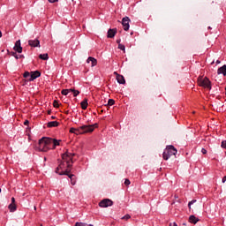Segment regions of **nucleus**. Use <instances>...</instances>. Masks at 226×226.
<instances>
[{
    "label": "nucleus",
    "mask_w": 226,
    "mask_h": 226,
    "mask_svg": "<svg viewBox=\"0 0 226 226\" xmlns=\"http://www.w3.org/2000/svg\"><path fill=\"white\" fill-rule=\"evenodd\" d=\"M37 148L39 151H42L43 153H47L50 148V141L49 138H42L39 140Z\"/></svg>",
    "instance_id": "1"
},
{
    "label": "nucleus",
    "mask_w": 226,
    "mask_h": 226,
    "mask_svg": "<svg viewBox=\"0 0 226 226\" xmlns=\"http://www.w3.org/2000/svg\"><path fill=\"white\" fill-rule=\"evenodd\" d=\"M177 154V149L174 146L170 145L166 147L162 154L163 160H169L170 156H176Z\"/></svg>",
    "instance_id": "2"
},
{
    "label": "nucleus",
    "mask_w": 226,
    "mask_h": 226,
    "mask_svg": "<svg viewBox=\"0 0 226 226\" xmlns=\"http://www.w3.org/2000/svg\"><path fill=\"white\" fill-rule=\"evenodd\" d=\"M75 156V154H72L70 152H65L62 154V160L63 162H65L67 164V169H72V164L73 163V157Z\"/></svg>",
    "instance_id": "3"
},
{
    "label": "nucleus",
    "mask_w": 226,
    "mask_h": 226,
    "mask_svg": "<svg viewBox=\"0 0 226 226\" xmlns=\"http://www.w3.org/2000/svg\"><path fill=\"white\" fill-rule=\"evenodd\" d=\"M94 126H98V124H94L92 125H81L79 127L78 133H91L94 132Z\"/></svg>",
    "instance_id": "4"
},
{
    "label": "nucleus",
    "mask_w": 226,
    "mask_h": 226,
    "mask_svg": "<svg viewBox=\"0 0 226 226\" xmlns=\"http://www.w3.org/2000/svg\"><path fill=\"white\" fill-rule=\"evenodd\" d=\"M199 86L201 87H206L207 89H211V81L207 78L199 79Z\"/></svg>",
    "instance_id": "5"
},
{
    "label": "nucleus",
    "mask_w": 226,
    "mask_h": 226,
    "mask_svg": "<svg viewBox=\"0 0 226 226\" xmlns=\"http://www.w3.org/2000/svg\"><path fill=\"white\" fill-rule=\"evenodd\" d=\"M114 202L109 199H104L99 203L100 207H109Z\"/></svg>",
    "instance_id": "6"
},
{
    "label": "nucleus",
    "mask_w": 226,
    "mask_h": 226,
    "mask_svg": "<svg viewBox=\"0 0 226 226\" xmlns=\"http://www.w3.org/2000/svg\"><path fill=\"white\" fill-rule=\"evenodd\" d=\"M122 26L125 31H128V29H130V18L128 17L123 18Z\"/></svg>",
    "instance_id": "7"
},
{
    "label": "nucleus",
    "mask_w": 226,
    "mask_h": 226,
    "mask_svg": "<svg viewBox=\"0 0 226 226\" xmlns=\"http://www.w3.org/2000/svg\"><path fill=\"white\" fill-rule=\"evenodd\" d=\"M30 79H28V82H33V80H36L38 77H41V73L39 71L31 72Z\"/></svg>",
    "instance_id": "8"
},
{
    "label": "nucleus",
    "mask_w": 226,
    "mask_h": 226,
    "mask_svg": "<svg viewBox=\"0 0 226 226\" xmlns=\"http://www.w3.org/2000/svg\"><path fill=\"white\" fill-rule=\"evenodd\" d=\"M49 139L50 149H56V147L59 146V143L61 142V140H57L52 138H49Z\"/></svg>",
    "instance_id": "9"
},
{
    "label": "nucleus",
    "mask_w": 226,
    "mask_h": 226,
    "mask_svg": "<svg viewBox=\"0 0 226 226\" xmlns=\"http://www.w3.org/2000/svg\"><path fill=\"white\" fill-rule=\"evenodd\" d=\"M114 75H116L118 84H126V80L124 79V76L120 75L119 73H117L116 72H114Z\"/></svg>",
    "instance_id": "10"
},
{
    "label": "nucleus",
    "mask_w": 226,
    "mask_h": 226,
    "mask_svg": "<svg viewBox=\"0 0 226 226\" xmlns=\"http://www.w3.org/2000/svg\"><path fill=\"white\" fill-rule=\"evenodd\" d=\"M13 49L16 52H18V54H22V46H20V40L16 41Z\"/></svg>",
    "instance_id": "11"
},
{
    "label": "nucleus",
    "mask_w": 226,
    "mask_h": 226,
    "mask_svg": "<svg viewBox=\"0 0 226 226\" xmlns=\"http://www.w3.org/2000/svg\"><path fill=\"white\" fill-rule=\"evenodd\" d=\"M28 45L30 47H40V40H38V39L29 40L28 41Z\"/></svg>",
    "instance_id": "12"
},
{
    "label": "nucleus",
    "mask_w": 226,
    "mask_h": 226,
    "mask_svg": "<svg viewBox=\"0 0 226 226\" xmlns=\"http://www.w3.org/2000/svg\"><path fill=\"white\" fill-rule=\"evenodd\" d=\"M59 170H62L61 168L58 166L56 170V173L58 174ZM70 172H72L71 170L67 169L64 172H60L59 175L60 176H68V174H70Z\"/></svg>",
    "instance_id": "13"
},
{
    "label": "nucleus",
    "mask_w": 226,
    "mask_h": 226,
    "mask_svg": "<svg viewBox=\"0 0 226 226\" xmlns=\"http://www.w3.org/2000/svg\"><path fill=\"white\" fill-rule=\"evenodd\" d=\"M117 33V28L109 29L108 30V38H114V36H116Z\"/></svg>",
    "instance_id": "14"
},
{
    "label": "nucleus",
    "mask_w": 226,
    "mask_h": 226,
    "mask_svg": "<svg viewBox=\"0 0 226 226\" xmlns=\"http://www.w3.org/2000/svg\"><path fill=\"white\" fill-rule=\"evenodd\" d=\"M87 64L91 63V66L93 67V66H96V64H98V61L94 57L90 56L87 58Z\"/></svg>",
    "instance_id": "15"
},
{
    "label": "nucleus",
    "mask_w": 226,
    "mask_h": 226,
    "mask_svg": "<svg viewBox=\"0 0 226 226\" xmlns=\"http://www.w3.org/2000/svg\"><path fill=\"white\" fill-rule=\"evenodd\" d=\"M217 73H218V75L223 74V77H225L226 76V65H222V67H220L217 70Z\"/></svg>",
    "instance_id": "16"
},
{
    "label": "nucleus",
    "mask_w": 226,
    "mask_h": 226,
    "mask_svg": "<svg viewBox=\"0 0 226 226\" xmlns=\"http://www.w3.org/2000/svg\"><path fill=\"white\" fill-rule=\"evenodd\" d=\"M47 126H48V128H56L57 126H59V122H57V121L49 122Z\"/></svg>",
    "instance_id": "17"
},
{
    "label": "nucleus",
    "mask_w": 226,
    "mask_h": 226,
    "mask_svg": "<svg viewBox=\"0 0 226 226\" xmlns=\"http://www.w3.org/2000/svg\"><path fill=\"white\" fill-rule=\"evenodd\" d=\"M80 105H81V109H82L83 110H86V109H87V105H88V103H87V99L85 98V99L83 100V102H81Z\"/></svg>",
    "instance_id": "18"
},
{
    "label": "nucleus",
    "mask_w": 226,
    "mask_h": 226,
    "mask_svg": "<svg viewBox=\"0 0 226 226\" xmlns=\"http://www.w3.org/2000/svg\"><path fill=\"white\" fill-rule=\"evenodd\" d=\"M190 223H197L199 222V218L195 217V215H190L189 217Z\"/></svg>",
    "instance_id": "19"
},
{
    "label": "nucleus",
    "mask_w": 226,
    "mask_h": 226,
    "mask_svg": "<svg viewBox=\"0 0 226 226\" xmlns=\"http://www.w3.org/2000/svg\"><path fill=\"white\" fill-rule=\"evenodd\" d=\"M67 176L71 179V185H72V186H74V185H76V183H77V180L75 179V175H67Z\"/></svg>",
    "instance_id": "20"
},
{
    "label": "nucleus",
    "mask_w": 226,
    "mask_h": 226,
    "mask_svg": "<svg viewBox=\"0 0 226 226\" xmlns=\"http://www.w3.org/2000/svg\"><path fill=\"white\" fill-rule=\"evenodd\" d=\"M9 209L11 213H14V211H17V205H15V203H11L9 205Z\"/></svg>",
    "instance_id": "21"
},
{
    "label": "nucleus",
    "mask_w": 226,
    "mask_h": 226,
    "mask_svg": "<svg viewBox=\"0 0 226 226\" xmlns=\"http://www.w3.org/2000/svg\"><path fill=\"white\" fill-rule=\"evenodd\" d=\"M11 56H12L13 57H15V59H24V55H20L19 56V55H17V53L15 52H11Z\"/></svg>",
    "instance_id": "22"
},
{
    "label": "nucleus",
    "mask_w": 226,
    "mask_h": 226,
    "mask_svg": "<svg viewBox=\"0 0 226 226\" xmlns=\"http://www.w3.org/2000/svg\"><path fill=\"white\" fill-rule=\"evenodd\" d=\"M39 58L40 59H42V61H47L48 59H49V54H41L40 56H39Z\"/></svg>",
    "instance_id": "23"
},
{
    "label": "nucleus",
    "mask_w": 226,
    "mask_h": 226,
    "mask_svg": "<svg viewBox=\"0 0 226 226\" xmlns=\"http://www.w3.org/2000/svg\"><path fill=\"white\" fill-rule=\"evenodd\" d=\"M24 79H26V80H29L31 79V72H25L23 74Z\"/></svg>",
    "instance_id": "24"
},
{
    "label": "nucleus",
    "mask_w": 226,
    "mask_h": 226,
    "mask_svg": "<svg viewBox=\"0 0 226 226\" xmlns=\"http://www.w3.org/2000/svg\"><path fill=\"white\" fill-rule=\"evenodd\" d=\"M70 133H75L76 135H79L80 133H79V128H71L70 129Z\"/></svg>",
    "instance_id": "25"
},
{
    "label": "nucleus",
    "mask_w": 226,
    "mask_h": 226,
    "mask_svg": "<svg viewBox=\"0 0 226 226\" xmlns=\"http://www.w3.org/2000/svg\"><path fill=\"white\" fill-rule=\"evenodd\" d=\"M74 226H93V224H87L86 222H76Z\"/></svg>",
    "instance_id": "26"
},
{
    "label": "nucleus",
    "mask_w": 226,
    "mask_h": 226,
    "mask_svg": "<svg viewBox=\"0 0 226 226\" xmlns=\"http://www.w3.org/2000/svg\"><path fill=\"white\" fill-rule=\"evenodd\" d=\"M197 202V200H192L188 203L189 209H192V206Z\"/></svg>",
    "instance_id": "27"
},
{
    "label": "nucleus",
    "mask_w": 226,
    "mask_h": 226,
    "mask_svg": "<svg viewBox=\"0 0 226 226\" xmlns=\"http://www.w3.org/2000/svg\"><path fill=\"white\" fill-rule=\"evenodd\" d=\"M70 93V90L68 89H63L61 94L64 95V96H68V94Z\"/></svg>",
    "instance_id": "28"
},
{
    "label": "nucleus",
    "mask_w": 226,
    "mask_h": 226,
    "mask_svg": "<svg viewBox=\"0 0 226 226\" xmlns=\"http://www.w3.org/2000/svg\"><path fill=\"white\" fill-rule=\"evenodd\" d=\"M116 103V101L114 99H109L108 101V105L112 106Z\"/></svg>",
    "instance_id": "29"
},
{
    "label": "nucleus",
    "mask_w": 226,
    "mask_h": 226,
    "mask_svg": "<svg viewBox=\"0 0 226 226\" xmlns=\"http://www.w3.org/2000/svg\"><path fill=\"white\" fill-rule=\"evenodd\" d=\"M72 93H73V96H79V94H80V92L79 90H72Z\"/></svg>",
    "instance_id": "30"
},
{
    "label": "nucleus",
    "mask_w": 226,
    "mask_h": 226,
    "mask_svg": "<svg viewBox=\"0 0 226 226\" xmlns=\"http://www.w3.org/2000/svg\"><path fill=\"white\" fill-rule=\"evenodd\" d=\"M53 107H55V109L59 108V102H57V101H54L53 102Z\"/></svg>",
    "instance_id": "31"
},
{
    "label": "nucleus",
    "mask_w": 226,
    "mask_h": 226,
    "mask_svg": "<svg viewBox=\"0 0 226 226\" xmlns=\"http://www.w3.org/2000/svg\"><path fill=\"white\" fill-rule=\"evenodd\" d=\"M130 218H132V216L130 215H125L124 216L122 217V220H130Z\"/></svg>",
    "instance_id": "32"
},
{
    "label": "nucleus",
    "mask_w": 226,
    "mask_h": 226,
    "mask_svg": "<svg viewBox=\"0 0 226 226\" xmlns=\"http://www.w3.org/2000/svg\"><path fill=\"white\" fill-rule=\"evenodd\" d=\"M118 49H119L120 50H123L124 52H125L124 45L119 44V45H118Z\"/></svg>",
    "instance_id": "33"
},
{
    "label": "nucleus",
    "mask_w": 226,
    "mask_h": 226,
    "mask_svg": "<svg viewBox=\"0 0 226 226\" xmlns=\"http://www.w3.org/2000/svg\"><path fill=\"white\" fill-rule=\"evenodd\" d=\"M58 167L63 170L64 169V162H61L60 164L58 165Z\"/></svg>",
    "instance_id": "34"
},
{
    "label": "nucleus",
    "mask_w": 226,
    "mask_h": 226,
    "mask_svg": "<svg viewBox=\"0 0 226 226\" xmlns=\"http://www.w3.org/2000/svg\"><path fill=\"white\" fill-rule=\"evenodd\" d=\"M130 179L126 178L125 181H124V185L125 186H130Z\"/></svg>",
    "instance_id": "35"
},
{
    "label": "nucleus",
    "mask_w": 226,
    "mask_h": 226,
    "mask_svg": "<svg viewBox=\"0 0 226 226\" xmlns=\"http://www.w3.org/2000/svg\"><path fill=\"white\" fill-rule=\"evenodd\" d=\"M221 146L223 149H226V140H223Z\"/></svg>",
    "instance_id": "36"
},
{
    "label": "nucleus",
    "mask_w": 226,
    "mask_h": 226,
    "mask_svg": "<svg viewBox=\"0 0 226 226\" xmlns=\"http://www.w3.org/2000/svg\"><path fill=\"white\" fill-rule=\"evenodd\" d=\"M201 153L202 154H207V150H206V148H202Z\"/></svg>",
    "instance_id": "37"
},
{
    "label": "nucleus",
    "mask_w": 226,
    "mask_h": 226,
    "mask_svg": "<svg viewBox=\"0 0 226 226\" xmlns=\"http://www.w3.org/2000/svg\"><path fill=\"white\" fill-rule=\"evenodd\" d=\"M67 91H69V93H73V91H75V88H70V89H67Z\"/></svg>",
    "instance_id": "38"
},
{
    "label": "nucleus",
    "mask_w": 226,
    "mask_h": 226,
    "mask_svg": "<svg viewBox=\"0 0 226 226\" xmlns=\"http://www.w3.org/2000/svg\"><path fill=\"white\" fill-rule=\"evenodd\" d=\"M170 226H177V224L176 222H170Z\"/></svg>",
    "instance_id": "39"
},
{
    "label": "nucleus",
    "mask_w": 226,
    "mask_h": 226,
    "mask_svg": "<svg viewBox=\"0 0 226 226\" xmlns=\"http://www.w3.org/2000/svg\"><path fill=\"white\" fill-rule=\"evenodd\" d=\"M49 3H57V0H48Z\"/></svg>",
    "instance_id": "40"
},
{
    "label": "nucleus",
    "mask_w": 226,
    "mask_h": 226,
    "mask_svg": "<svg viewBox=\"0 0 226 226\" xmlns=\"http://www.w3.org/2000/svg\"><path fill=\"white\" fill-rule=\"evenodd\" d=\"M11 204H15V198H11Z\"/></svg>",
    "instance_id": "41"
},
{
    "label": "nucleus",
    "mask_w": 226,
    "mask_h": 226,
    "mask_svg": "<svg viewBox=\"0 0 226 226\" xmlns=\"http://www.w3.org/2000/svg\"><path fill=\"white\" fill-rule=\"evenodd\" d=\"M117 43L119 45V44H121V39H117Z\"/></svg>",
    "instance_id": "42"
},
{
    "label": "nucleus",
    "mask_w": 226,
    "mask_h": 226,
    "mask_svg": "<svg viewBox=\"0 0 226 226\" xmlns=\"http://www.w3.org/2000/svg\"><path fill=\"white\" fill-rule=\"evenodd\" d=\"M24 124H25L26 126H27V124H29V122H28L27 120H26L25 123H24Z\"/></svg>",
    "instance_id": "43"
},
{
    "label": "nucleus",
    "mask_w": 226,
    "mask_h": 226,
    "mask_svg": "<svg viewBox=\"0 0 226 226\" xmlns=\"http://www.w3.org/2000/svg\"><path fill=\"white\" fill-rule=\"evenodd\" d=\"M2 37H3V33L0 30V38H2Z\"/></svg>",
    "instance_id": "44"
},
{
    "label": "nucleus",
    "mask_w": 226,
    "mask_h": 226,
    "mask_svg": "<svg viewBox=\"0 0 226 226\" xmlns=\"http://www.w3.org/2000/svg\"><path fill=\"white\" fill-rule=\"evenodd\" d=\"M220 63H221L220 60L216 61V64H220Z\"/></svg>",
    "instance_id": "45"
},
{
    "label": "nucleus",
    "mask_w": 226,
    "mask_h": 226,
    "mask_svg": "<svg viewBox=\"0 0 226 226\" xmlns=\"http://www.w3.org/2000/svg\"><path fill=\"white\" fill-rule=\"evenodd\" d=\"M192 207L193 209H197V205L193 206Z\"/></svg>",
    "instance_id": "46"
},
{
    "label": "nucleus",
    "mask_w": 226,
    "mask_h": 226,
    "mask_svg": "<svg viewBox=\"0 0 226 226\" xmlns=\"http://www.w3.org/2000/svg\"><path fill=\"white\" fill-rule=\"evenodd\" d=\"M51 119H56V117H51Z\"/></svg>",
    "instance_id": "47"
},
{
    "label": "nucleus",
    "mask_w": 226,
    "mask_h": 226,
    "mask_svg": "<svg viewBox=\"0 0 226 226\" xmlns=\"http://www.w3.org/2000/svg\"><path fill=\"white\" fill-rule=\"evenodd\" d=\"M49 114H50V111H49Z\"/></svg>",
    "instance_id": "48"
},
{
    "label": "nucleus",
    "mask_w": 226,
    "mask_h": 226,
    "mask_svg": "<svg viewBox=\"0 0 226 226\" xmlns=\"http://www.w3.org/2000/svg\"><path fill=\"white\" fill-rule=\"evenodd\" d=\"M41 226H43L42 224H41Z\"/></svg>",
    "instance_id": "49"
}]
</instances>
